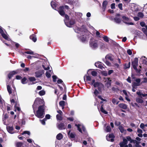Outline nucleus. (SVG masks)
<instances>
[{
  "mask_svg": "<svg viewBox=\"0 0 147 147\" xmlns=\"http://www.w3.org/2000/svg\"><path fill=\"white\" fill-rule=\"evenodd\" d=\"M45 109L44 106H40L38 108V110L36 111V113L35 114L36 116L39 118H43L44 116Z\"/></svg>",
  "mask_w": 147,
  "mask_h": 147,
  "instance_id": "nucleus-1",
  "label": "nucleus"
},
{
  "mask_svg": "<svg viewBox=\"0 0 147 147\" xmlns=\"http://www.w3.org/2000/svg\"><path fill=\"white\" fill-rule=\"evenodd\" d=\"M95 80H93L90 83H88L90 84L93 85L94 86L95 88H97L99 91H101L102 88L104 87V85L101 83L99 82H95Z\"/></svg>",
  "mask_w": 147,
  "mask_h": 147,
  "instance_id": "nucleus-2",
  "label": "nucleus"
},
{
  "mask_svg": "<svg viewBox=\"0 0 147 147\" xmlns=\"http://www.w3.org/2000/svg\"><path fill=\"white\" fill-rule=\"evenodd\" d=\"M90 45L91 47L93 48H97L98 46L97 41L93 39H91L90 40Z\"/></svg>",
  "mask_w": 147,
  "mask_h": 147,
  "instance_id": "nucleus-3",
  "label": "nucleus"
},
{
  "mask_svg": "<svg viewBox=\"0 0 147 147\" xmlns=\"http://www.w3.org/2000/svg\"><path fill=\"white\" fill-rule=\"evenodd\" d=\"M123 21L125 23L128 25H133L134 23L132 22H130V19L128 17L125 16H122Z\"/></svg>",
  "mask_w": 147,
  "mask_h": 147,
  "instance_id": "nucleus-4",
  "label": "nucleus"
},
{
  "mask_svg": "<svg viewBox=\"0 0 147 147\" xmlns=\"http://www.w3.org/2000/svg\"><path fill=\"white\" fill-rule=\"evenodd\" d=\"M138 59L137 58H135L134 60L132 63V65L133 68L136 71L138 70L137 67L138 65Z\"/></svg>",
  "mask_w": 147,
  "mask_h": 147,
  "instance_id": "nucleus-5",
  "label": "nucleus"
},
{
  "mask_svg": "<svg viewBox=\"0 0 147 147\" xmlns=\"http://www.w3.org/2000/svg\"><path fill=\"white\" fill-rule=\"evenodd\" d=\"M127 143V141L126 139L124 138L123 140V142L120 144L121 147H128L127 145H126Z\"/></svg>",
  "mask_w": 147,
  "mask_h": 147,
  "instance_id": "nucleus-6",
  "label": "nucleus"
},
{
  "mask_svg": "<svg viewBox=\"0 0 147 147\" xmlns=\"http://www.w3.org/2000/svg\"><path fill=\"white\" fill-rule=\"evenodd\" d=\"M115 138V136L113 134H110L108 136H106V139L108 141H110L111 142H113L114 141V138Z\"/></svg>",
  "mask_w": 147,
  "mask_h": 147,
  "instance_id": "nucleus-7",
  "label": "nucleus"
},
{
  "mask_svg": "<svg viewBox=\"0 0 147 147\" xmlns=\"http://www.w3.org/2000/svg\"><path fill=\"white\" fill-rule=\"evenodd\" d=\"M75 126L77 127L78 128V129L80 132L82 133V131L81 128H82V129L85 132L86 131L85 128L83 125L75 124Z\"/></svg>",
  "mask_w": 147,
  "mask_h": 147,
  "instance_id": "nucleus-8",
  "label": "nucleus"
},
{
  "mask_svg": "<svg viewBox=\"0 0 147 147\" xmlns=\"http://www.w3.org/2000/svg\"><path fill=\"white\" fill-rule=\"evenodd\" d=\"M75 23V21L73 20H71L69 23H67V22L65 21V23L66 25L68 27H70L71 26L73 25Z\"/></svg>",
  "mask_w": 147,
  "mask_h": 147,
  "instance_id": "nucleus-9",
  "label": "nucleus"
},
{
  "mask_svg": "<svg viewBox=\"0 0 147 147\" xmlns=\"http://www.w3.org/2000/svg\"><path fill=\"white\" fill-rule=\"evenodd\" d=\"M18 70L13 71L11 72L8 75V77L9 79H10L11 77L14 75L17 74L18 73Z\"/></svg>",
  "mask_w": 147,
  "mask_h": 147,
  "instance_id": "nucleus-10",
  "label": "nucleus"
},
{
  "mask_svg": "<svg viewBox=\"0 0 147 147\" xmlns=\"http://www.w3.org/2000/svg\"><path fill=\"white\" fill-rule=\"evenodd\" d=\"M64 6H62L60 7L59 9V12L61 16H63L65 14V12L63 11Z\"/></svg>",
  "mask_w": 147,
  "mask_h": 147,
  "instance_id": "nucleus-11",
  "label": "nucleus"
},
{
  "mask_svg": "<svg viewBox=\"0 0 147 147\" xmlns=\"http://www.w3.org/2000/svg\"><path fill=\"white\" fill-rule=\"evenodd\" d=\"M95 66L97 67L102 69L104 67H103L102 63L100 62H98L95 63Z\"/></svg>",
  "mask_w": 147,
  "mask_h": 147,
  "instance_id": "nucleus-12",
  "label": "nucleus"
},
{
  "mask_svg": "<svg viewBox=\"0 0 147 147\" xmlns=\"http://www.w3.org/2000/svg\"><path fill=\"white\" fill-rule=\"evenodd\" d=\"M136 94L140 96H142L143 97L145 98V99L147 98V94H143L140 91H138L136 92Z\"/></svg>",
  "mask_w": 147,
  "mask_h": 147,
  "instance_id": "nucleus-13",
  "label": "nucleus"
},
{
  "mask_svg": "<svg viewBox=\"0 0 147 147\" xmlns=\"http://www.w3.org/2000/svg\"><path fill=\"white\" fill-rule=\"evenodd\" d=\"M140 61H143V63L147 65V59L145 56H142L140 58Z\"/></svg>",
  "mask_w": 147,
  "mask_h": 147,
  "instance_id": "nucleus-14",
  "label": "nucleus"
},
{
  "mask_svg": "<svg viewBox=\"0 0 147 147\" xmlns=\"http://www.w3.org/2000/svg\"><path fill=\"white\" fill-rule=\"evenodd\" d=\"M140 97L136 98V100L138 103H142L144 102V101L142 98V96H140Z\"/></svg>",
  "mask_w": 147,
  "mask_h": 147,
  "instance_id": "nucleus-15",
  "label": "nucleus"
},
{
  "mask_svg": "<svg viewBox=\"0 0 147 147\" xmlns=\"http://www.w3.org/2000/svg\"><path fill=\"white\" fill-rule=\"evenodd\" d=\"M68 135L69 137L70 138H75L76 135L74 133L71 132L70 131H69L68 132Z\"/></svg>",
  "mask_w": 147,
  "mask_h": 147,
  "instance_id": "nucleus-16",
  "label": "nucleus"
},
{
  "mask_svg": "<svg viewBox=\"0 0 147 147\" xmlns=\"http://www.w3.org/2000/svg\"><path fill=\"white\" fill-rule=\"evenodd\" d=\"M39 99L38 98H36L34 102V104L33 105V108L34 110V109L37 107V105H38V103L39 102Z\"/></svg>",
  "mask_w": 147,
  "mask_h": 147,
  "instance_id": "nucleus-17",
  "label": "nucleus"
},
{
  "mask_svg": "<svg viewBox=\"0 0 147 147\" xmlns=\"http://www.w3.org/2000/svg\"><path fill=\"white\" fill-rule=\"evenodd\" d=\"M57 127L59 129H65V127L63 123H61L57 125Z\"/></svg>",
  "mask_w": 147,
  "mask_h": 147,
  "instance_id": "nucleus-18",
  "label": "nucleus"
},
{
  "mask_svg": "<svg viewBox=\"0 0 147 147\" xmlns=\"http://www.w3.org/2000/svg\"><path fill=\"white\" fill-rule=\"evenodd\" d=\"M99 94V92L96 89H95L93 92V96L94 97V98L96 99V96L98 97V94Z\"/></svg>",
  "mask_w": 147,
  "mask_h": 147,
  "instance_id": "nucleus-19",
  "label": "nucleus"
},
{
  "mask_svg": "<svg viewBox=\"0 0 147 147\" xmlns=\"http://www.w3.org/2000/svg\"><path fill=\"white\" fill-rule=\"evenodd\" d=\"M108 2L107 1H104L102 3V8L104 11L106 8V6L107 5Z\"/></svg>",
  "mask_w": 147,
  "mask_h": 147,
  "instance_id": "nucleus-20",
  "label": "nucleus"
},
{
  "mask_svg": "<svg viewBox=\"0 0 147 147\" xmlns=\"http://www.w3.org/2000/svg\"><path fill=\"white\" fill-rule=\"evenodd\" d=\"M30 39L32 40L34 42H35L36 41V36L34 34H32L30 36Z\"/></svg>",
  "mask_w": 147,
  "mask_h": 147,
  "instance_id": "nucleus-21",
  "label": "nucleus"
},
{
  "mask_svg": "<svg viewBox=\"0 0 147 147\" xmlns=\"http://www.w3.org/2000/svg\"><path fill=\"white\" fill-rule=\"evenodd\" d=\"M42 73L41 71H37L35 72L36 76L37 77H40L42 75Z\"/></svg>",
  "mask_w": 147,
  "mask_h": 147,
  "instance_id": "nucleus-22",
  "label": "nucleus"
},
{
  "mask_svg": "<svg viewBox=\"0 0 147 147\" xmlns=\"http://www.w3.org/2000/svg\"><path fill=\"white\" fill-rule=\"evenodd\" d=\"M111 80H110V78H109L108 79V81L105 84V86H107L108 88H109L111 84Z\"/></svg>",
  "mask_w": 147,
  "mask_h": 147,
  "instance_id": "nucleus-23",
  "label": "nucleus"
},
{
  "mask_svg": "<svg viewBox=\"0 0 147 147\" xmlns=\"http://www.w3.org/2000/svg\"><path fill=\"white\" fill-rule=\"evenodd\" d=\"M119 106L120 107L124 109H126L127 108V106L126 105L123 103L120 104H119Z\"/></svg>",
  "mask_w": 147,
  "mask_h": 147,
  "instance_id": "nucleus-24",
  "label": "nucleus"
},
{
  "mask_svg": "<svg viewBox=\"0 0 147 147\" xmlns=\"http://www.w3.org/2000/svg\"><path fill=\"white\" fill-rule=\"evenodd\" d=\"M63 138V136L61 133H59L56 136L57 139L58 140H60Z\"/></svg>",
  "mask_w": 147,
  "mask_h": 147,
  "instance_id": "nucleus-25",
  "label": "nucleus"
},
{
  "mask_svg": "<svg viewBox=\"0 0 147 147\" xmlns=\"http://www.w3.org/2000/svg\"><path fill=\"white\" fill-rule=\"evenodd\" d=\"M84 34L83 36H80V35L79 34L78 35V36L80 37V40L83 42H84L86 41V37H84Z\"/></svg>",
  "mask_w": 147,
  "mask_h": 147,
  "instance_id": "nucleus-26",
  "label": "nucleus"
},
{
  "mask_svg": "<svg viewBox=\"0 0 147 147\" xmlns=\"http://www.w3.org/2000/svg\"><path fill=\"white\" fill-rule=\"evenodd\" d=\"M114 20L115 22L116 23H117L119 24L121 22V20L120 19L117 18H114Z\"/></svg>",
  "mask_w": 147,
  "mask_h": 147,
  "instance_id": "nucleus-27",
  "label": "nucleus"
},
{
  "mask_svg": "<svg viewBox=\"0 0 147 147\" xmlns=\"http://www.w3.org/2000/svg\"><path fill=\"white\" fill-rule=\"evenodd\" d=\"M7 90L9 94H11L12 90L11 88L10 87L9 85H7Z\"/></svg>",
  "mask_w": 147,
  "mask_h": 147,
  "instance_id": "nucleus-28",
  "label": "nucleus"
},
{
  "mask_svg": "<svg viewBox=\"0 0 147 147\" xmlns=\"http://www.w3.org/2000/svg\"><path fill=\"white\" fill-rule=\"evenodd\" d=\"M13 128L12 127H9L7 128L8 131L10 133L13 134Z\"/></svg>",
  "mask_w": 147,
  "mask_h": 147,
  "instance_id": "nucleus-29",
  "label": "nucleus"
},
{
  "mask_svg": "<svg viewBox=\"0 0 147 147\" xmlns=\"http://www.w3.org/2000/svg\"><path fill=\"white\" fill-rule=\"evenodd\" d=\"M105 130L107 132H110L111 130V129L110 126L108 125L107 126Z\"/></svg>",
  "mask_w": 147,
  "mask_h": 147,
  "instance_id": "nucleus-30",
  "label": "nucleus"
},
{
  "mask_svg": "<svg viewBox=\"0 0 147 147\" xmlns=\"http://www.w3.org/2000/svg\"><path fill=\"white\" fill-rule=\"evenodd\" d=\"M130 62H129L127 64H125L124 68L125 69H127L130 67Z\"/></svg>",
  "mask_w": 147,
  "mask_h": 147,
  "instance_id": "nucleus-31",
  "label": "nucleus"
},
{
  "mask_svg": "<svg viewBox=\"0 0 147 147\" xmlns=\"http://www.w3.org/2000/svg\"><path fill=\"white\" fill-rule=\"evenodd\" d=\"M51 7L53 9H55L56 7V4L55 2L52 1L51 2Z\"/></svg>",
  "mask_w": 147,
  "mask_h": 147,
  "instance_id": "nucleus-32",
  "label": "nucleus"
},
{
  "mask_svg": "<svg viewBox=\"0 0 147 147\" xmlns=\"http://www.w3.org/2000/svg\"><path fill=\"white\" fill-rule=\"evenodd\" d=\"M45 92L44 90H41L39 92V94L40 96H43L45 94Z\"/></svg>",
  "mask_w": 147,
  "mask_h": 147,
  "instance_id": "nucleus-33",
  "label": "nucleus"
},
{
  "mask_svg": "<svg viewBox=\"0 0 147 147\" xmlns=\"http://www.w3.org/2000/svg\"><path fill=\"white\" fill-rule=\"evenodd\" d=\"M56 118L57 120H61L62 119V117L61 115L57 114L56 116Z\"/></svg>",
  "mask_w": 147,
  "mask_h": 147,
  "instance_id": "nucleus-34",
  "label": "nucleus"
},
{
  "mask_svg": "<svg viewBox=\"0 0 147 147\" xmlns=\"http://www.w3.org/2000/svg\"><path fill=\"white\" fill-rule=\"evenodd\" d=\"M1 35L5 39L8 40V38L6 34L3 33Z\"/></svg>",
  "mask_w": 147,
  "mask_h": 147,
  "instance_id": "nucleus-35",
  "label": "nucleus"
},
{
  "mask_svg": "<svg viewBox=\"0 0 147 147\" xmlns=\"http://www.w3.org/2000/svg\"><path fill=\"white\" fill-rule=\"evenodd\" d=\"M126 139L127 140V141H130V142L132 143L133 142L134 140L131 139V138L129 136H127L126 137Z\"/></svg>",
  "mask_w": 147,
  "mask_h": 147,
  "instance_id": "nucleus-36",
  "label": "nucleus"
},
{
  "mask_svg": "<svg viewBox=\"0 0 147 147\" xmlns=\"http://www.w3.org/2000/svg\"><path fill=\"white\" fill-rule=\"evenodd\" d=\"M119 128L121 133H123L124 132V130L123 127L122 126H119Z\"/></svg>",
  "mask_w": 147,
  "mask_h": 147,
  "instance_id": "nucleus-37",
  "label": "nucleus"
},
{
  "mask_svg": "<svg viewBox=\"0 0 147 147\" xmlns=\"http://www.w3.org/2000/svg\"><path fill=\"white\" fill-rule=\"evenodd\" d=\"M100 111L103 113H104L105 114H107L108 113L106 111L103 109V107H102V106L100 108Z\"/></svg>",
  "mask_w": 147,
  "mask_h": 147,
  "instance_id": "nucleus-38",
  "label": "nucleus"
},
{
  "mask_svg": "<svg viewBox=\"0 0 147 147\" xmlns=\"http://www.w3.org/2000/svg\"><path fill=\"white\" fill-rule=\"evenodd\" d=\"M65 101H60L59 102V105L61 106H64Z\"/></svg>",
  "mask_w": 147,
  "mask_h": 147,
  "instance_id": "nucleus-39",
  "label": "nucleus"
},
{
  "mask_svg": "<svg viewBox=\"0 0 147 147\" xmlns=\"http://www.w3.org/2000/svg\"><path fill=\"white\" fill-rule=\"evenodd\" d=\"M26 80H27L26 78H25V77L24 78L21 80L22 83L23 84L26 83Z\"/></svg>",
  "mask_w": 147,
  "mask_h": 147,
  "instance_id": "nucleus-40",
  "label": "nucleus"
},
{
  "mask_svg": "<svg viewBox=\"0 0 147 147\" xmlns=\"http://www.w3.org/2000/svg\"><path fill=\"white\" fill-rule=\"evenodd\" d=\"M138 16L139 17L142 18L144 16L142 12H139L138 13Z\"/></svg>",
  "mask_w": 147,
  "mask_h": 147,
  "instance_id": "nucleus-41",
  "label": "nucleus"
},
{
  "mask_svg": "<svg viewBox=\"0 0 147 147\" xmlns=\"http://www.w3.org/2000/svg\"><path fill=\"white\" fill-rule=\"evenodd\" d=\"M103 38L104 40L106 42H108L109 41V40L107 36H104L103 37Z\"/></svg>",
  "mask_w": 147,
  "mask_h": 147,
  "instance_id": "nucleus-42",
  "label": "nucleus"
},
{
  "mask_svg": "<svg viewBox=\"0 0 147 147\" xmlns=\"http://www.w3.org/2000/svg\"><path fill=\"white\" fill-rule=\"evenodd\" d=\"M25 53L26 54H30V55H33L34 52H33L32 51L30 50L29 51H27L25 52Z\"/></svg>",
  "mask_w": 147,
  "mask_h": 147,
  "instance_id": "nucleus-43",
  "label": "nucleus"
},
{
  "mask_svg": "<svg viewBox=\"0 0 147 147\" xmlns=\"http://www.w3.org/2000/svg\"><path fill=\"white\" fill-rule=\"evenodd\" d=\"M86 80L87 81L89 82V81H91V77L90 76H86Z\"/></svg>",
  "mask_w": 147,
  "mask_h": 147,
  "instance_id": "nucleus-44",
  "label": "nucleus"
},
{
  "mask_svg": "<svg viewBox=\"0 0 147 147\" xmlns=\"http://www.w3.org/2000/svg\"><path fill=\"white\" fill-rule=\"evenodd\" d=\"M142 30L147 36V31L146 30V28H142Z\"/></svg>",
  "mask_w": 147,
  "mask_h": 147,
  "instance_id": "nucleus-45",
  "label": "nucleus"
},
{
  "mask_svg": "<svg viewBox=\"0 0 147 147\" xmlns=\"http://www.w3.org/2000/svg\"><path fill=\"white\" fill-rule=\"evenodd\" d=\"M28 134V135H30V133L28 131H25L22 134V135H24L25 134Z\"/></svg>",
  "mask_w": 147,
  "mask_h": 147,
  "instance_id": "nucleus-46",
  "label": "nucleus"
},
{
  "mask_svg": "<svg viewBox=\"0 0 147 147\" xmlns=\"http://www.w3.org/2000/svg\"><path fill=\"white\" fill-rule=\"evenodd\" d=\"M29 79L30 81H34L36 80V79L34 77H31L29 78Z\"/></svg>",
  "mask_w": 147,
  "mask_h": 147,
  "instance_id": "nucleus-47",
  "label": "nucleus"
},
{
  "mask_svg": "<svg viewBox=\"0 0 147 147\" xmlns=\"http://www.w3.org/2000/svg\"><path fill=\"white\" fill-rule=\"evenodd\" d=\"M91 74L93 76H96L97 75V73L95 71H93L91 72Z\"/></svg>",
  "mask_w": 147,
  "mask_h": 147,
  "instance_id": "nucleus-48",
  "label": "nucleus"
},
{
  "mask_svg": "<svg viewBox=\"0 0 147 147\" xmlns=\"http://www.w3.org/2000/svg\"><path fill=\"white\" fill-rule=\"evenodd\" d=\"M140 84L136 82L133 83V86L134 87L136 86H140Z\"/></svg>",
  "mask_w": 147,
  "mask_h": 147,
  "instance_id": "nucleus-49",
  "label": "nucleus"
},
{
  "mask_svg": "<svg viewBox=\"0 0 147 147\" xmlns=\"http://www.w3.org/2000/svg\"><path fill=\"white\" fill-rule=\"evenodd\" d=\"M42 66L45 70H48L49 69V67L48 66H45L44 65H42Z\"/></svg>",
  "mask_w": 147,
  "mask_h": 147,
  "instance_id": "nucleus-50",
  "label": "nucleus"
},
{
  "mask_svg": "<svg viewBox=\"0 0 147 147\" xmlns=\"http://www.w3.org/2000/svg\"><path fill=\"white\" fill-rule=\"evenodd\" d=\"M45 119H44L43 120H40L42 124L43 125H45V120H46Z\"/></svg>",
  "mask_w": 147,
  "mask_h": 147,
  "instance_id": "nucleus-51",
  "label": "nucleus"
},
{
  "mask_svg": "<svg viewBox=\"0 0 147 147\" xmlns=\"http://www.w3.org/2000/svg\"><path fill=\"white\" fill-rule=\"evenodd\" d=\"M127 53L129 55H131L132 54V52L130 49H128L127 51Z\"/></svg>",
  "mask_w": 147,
  "mask_h": 147,
  "instance_id": "nucleus-52",
  "label": "nucleus"
},
{
  "mask_svg": "<svg viewBox=\"0 0 147 147\" xmlns=\"http://www.w3.org/2000/svg\"><path fill=\"white\" fill-rule=\"evenodd\" d=\"M46 76L48 78H50L51 76L50 74L47 71L46 73Z\"/></svg>",
  "mask_w": 147,
  "mask_h": 147,
  "instance_id": "nucleus-53",
  "label": "nucleus"
},
{
  "mask_svg": "<svg viewBox=\"0 0 147 147\" xmlns=\"http://www.w3.org/2000/svg\"><path fill=\"white\" fill-rule=\"evenodd\" d=\"M52 78L53 79V81L54 82H55L56 81V79L57 78V77L55 76H52Z\"/></svg>",
  "mask_w": 147,
  "mask_h": 147,
  "instance_id": "nucleus-54",
  "label": "nucleus"
},
{
  "mask_svg": "<svg viewBox=\"0 0 147 147\" xmlns=\"http://www.w3.org/2000/svg\"><path fill=\"white\" fill-rule=\"evenodd\" d=\"M140 25L144 27L145 26V24L144 22H142L140 23Z\"/></svg>",
  "mask_w": 147,
  "mask_h": 147,
  "instance_id": "nucleus-55",
  "label": "nucleus"
},
{
  "mask_svg": "<svg viewBox=\"0 0 147 147\" xmlns=\"http://www.w3.org/2000/svg\"><path fill=\"white\" fill-rule=\"evenodd\" d=\"M96 36L99 37H101V36L100 35V33L98 31H97L96 32Z\"/></svg>",
  "mask_w": 147,
  "mask_h": 147,
  "instance_id": "nucleus-56",
  "label": "nucleus"
},
{
  "mask_svg": "<svg viewBox=\"0 0 147 147\" xmlns=\"http://www.w3.org/2000/svg\"><path fill=\"white\" fill-rule=\"evenodd\" d=\"M144 127V124L142 123H141L140 125V127L142 129H143Z\"/></svg>",
  "mask_w": 147,
  "mask_h": 147,
  "instance_id": "nucleus-57",
  "label": "nucleus"
},
{
  "mask_svg": "<svg viewBox=\"0 0 147 147\" xmlns=\"http://www.w3.org/2000/svg\"><path fill=\"white\" fill-rule=\"evenodd\" d=\"M134 20L136 21H137L139 20L140 19L138 17H134Z\"/></svg>",
  "mask_w": 147,
  "mask_h": 147,
  "instance_id": "nucleus-58",
  "label": "nucleus"
},
{
  "mask_svg": "<svg viewBox=\"0 0 147 147\" xmlns=\"http://www.w3.org/2000/svg\"><path fill=\"white\" fill-rule=\"evenodd\" d=\"M98 98L103 101H106V100L102 98L100 96H98Z\"/></svg>",
  "mask_w": 147,
  "mask_h": 147,
  "instance_id": "nucleus-59",
  "label": "nucleus"
},
{
  "mask_svg": "<svg viewBox=\"0 0 147 147\" xmlns=\"http://www.w3.org/2000/svg\"><path fill=\"white\" fill-rule=\"evenodd\" d=\"M50 118V115L49 114H47L45 116V118L47 119H49Z\"/></svg>",
  "mask_w": 147,
  "mask_h": 147,
  "instance_id": "nucleus-60",
  "label": "nucleus"
},
{
  "mask_svg": "<svg viewBox=\"0 0 147 147\" xmlns=\"http://www.w3.org/2000/svg\"><path fill=\"white\" fill-rule=\"evenodd\" d=\"M135 81L137 82V83L140 84V83L141 81V80L140 78H138L136 79Z\"/></svg>",
  "mask_w": 147,
  "mask_h": 147,
  "instance_id": "nucleus-61",
  "label": "nucleus"
},
{
  "mask_svg": "<svg viewBox=\"0 0 147 147\" xmlns=\"http://www.w3.org/2000/svg\"><path fill=\"white\" fill-rule=\"evenodd\" d=\"M111 8L112 9L115 8V4L112 3L111 5Z\"/></svg>",
  "mask_w": 147,
  "mask_h": 147,
  "instance_id": "nucleus-62",
  "label": "nucleus"
},
{
  "mask_svg": "<svg viewBox=\"0 0 147 147\" xmlns=\"http://www.w3.org/2000/svg\"><path fill=\"white\" fill-rule=\"evenodd\" d=\"M123 92L125 95L126 96H127V93L126 91L125 90H123Z\"/></svg>",
  "mask_w": 147,
  "mask_h": 147,
  "instance_id": "nucleus-63",
  "label": "nucleus"
},
{
  "mask_svg": "<svg viewBox=\"0 0 147 147\" xmlns=\"http://www.w3.org/2000/svg\"><path fill=\"white\" fill-rule=\"evenodd\" d=\"M144 80L142 83H146L147 82V78H143Z\"/></svg>",
  "mask_w": 147,
  "mask_h": 147,
  "instance_id": "nucleus-64",
  "label": "nucleus"
}]
</instances>
